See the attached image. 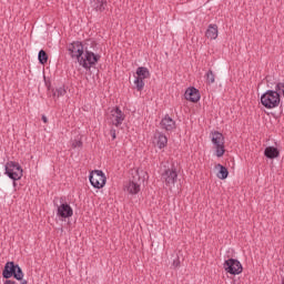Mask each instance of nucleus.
Here are the masks:
<instances>
[{"label": "nucleus", "mask_w": 284, "mask_h": 284, "mask_svg": "<svg viewBox=\"0 0 284 284\" xmlns=\"http://www.w3.org/2000/svg\"><path fill=\"white\" fill-rule=\"evenodd\" d=\"M126 191L129 194H139L141 192V185L134 181H130L126 185Z\"/></svg>", "instance_id": "nucleus-20"}, {"label": "nucleus", "mask_w": 284, "mask_h": 284, "mask_svg": "<svg viewBox=\"0 0 284 284\" xmlns=\"http://www.w3.org/2000/svg\"><path fill=\"white\" fill-rule=\"evenodd\" d=\"M72 148L77 149V148H83V142L81 140H74L72 142Z\"/></svg>", "instance_id": "nucleus-28"}, {"label": "nucleus", "mask_w": 284, "mask_h": 284, "mask_svg": "<svg viewBox=\"0 0 284 284\" xmlns=\"http://www.w3.org/2000/svg\"><path fill=\"white\" fill-rule=\"evenodd\" d=\"M264 156H266V159H278V156H281V151H278L276 146H266Z\"/></svg>", "instance_id": "nucleus-16"}, {"label": "nucleus", "mask_w": 284, "mask_h": 284, "mask_svg": "<svg viewBox=\"0 0 284 284\" xmlns=\"http://www.w3.org/2000/svg\"><path fill=\"white\" fill-rule=\"evenodd\" d=\"M135 74L138 75L136 79H150V70L145 67H139Z\"/></svg>", "instance_id": "nucleus-21"}, {"label": "nucleus", "mask_w": 284, "mask_h": 284, "mask_svg": "<svg viewBox=\"0 0 284 284\" xmlns=\"http://www.w3.org/2000/svg\"><path fill=\"white\" fill-rule=\"evenodd\" d=\"M73 214L74 211L70 204L62 203L60 206H58L57 216H59V219H70Z\"/></svg>", "instance_id": "nucleus-12"}, {"label": "nucleus", "mask_w": 284, "mask_h": 284, "mask_svg": "<svg viewBox=\"0 0 284 284\" xmlns=\"http://www.w3.org/2000/svg\"><path fill=\"white\" fill-rule=\"evenodd\" d=\"M97 41L85 40L84 43H82L83 54H88V52H97Z\"/></svg>", "instance_id": "nucleus-18"}, {"label": "nucleus", "mask_w": 284, "mask_h": 284, "mask_svg": "<svg viewBox=\"0 0 284 284\" xmlns=\"http://www.w3.org/2000/svg\"><path fill=\"white\" fill-rule=\"evenodd\" d=\"M89 181L92 187H95V190H101L102 187L105 186L108 178H105V173H103V171L95 170L90 173Z\"/></svg>", "instance_id": "nucleus-6"}, {"label": "nucleus", "mask_w": 284, "mask_h": 284, "mask_svg": "<svg viewBox=\"0 0 284 284\" xmlns=\"http://www.w3.org/2000/svg\"><path fill=\"white\" fill-rule=\"evenodd\" d=\"M273 91L277 92L280 94V99H281V97H284V83L277 82L275 90H273Z\"/></svg>", "instance_id": "nucleus-27"}, {"label": "nucleus", "mask_w": 284, "mask_h": 284, "mask_svg": "<svg viewBox=\"0 0 284 284\" xmlns=\"http://www.w3.org/2000/svg\"><path fill=\"white\" fill-rule=\"evenodd\" d=\"M206 39H217L219 38V26L217 24H209L207 30L205 32Z\"/></svg>", "instance_id": "nucleus-17"}, {"label": "nucleus", "mask_w": 284, "mask_h": 284, "mask_svg": "<svg viewBox=\"0 0 284 284\" xmlns=\"http://www.w3.org/2000/svg\"><path fill=\"white\" fill-rule=\"evenodd\" d=\"M219 172L216 174L217 179H221V181H225V179H227V176H230V171H227V168H225L222 164H217L216 165Z\"/></svg>", "instance_id": "nucleus-19"}, {"label": "nucleus", "mask_w": 284, "mask_h": 284, "mask_svg": "<svg viewBox=\"0 0 284 284\" xmlns=\"http://www.w3.org/2000/svg\"><path fill=\"white\" fill-rule=\"evenodd\" d=\"M4 174L11 179V181H21L23 179V168L19 162L9 161L4 165Z\"/></svg>", "instance_id": "nucleus-3"}, {"label": "nucleus", "mask_w": 284, "mask_h": 284, "mask_svg": "<svg viewBox=\"0 0 284 284\" xmlns=\"http://www.w3.org/2000/svg\"><path fill=\"white\" fill-rule=\"evenodd\" d=\"M223 267L227 274H231L232 276H236L239 274L243 273V264L236 258H229L225 260Z\"/></svg>", "instance_id": "nucleus-7"}, {"label": "nucleus", "mask_w": 284, "mask_h": 284, "mask_svg": "<svg viewBox=\"0 0 284 284\" xmlns=\"http://www.w3.org/2000/svg\"><path fill=\"white\" fill-rule=\"evenodd\" d=\"M21 284H28V282L26 280H20Z\"/></svg>", "instance_id": "nucleus-33"}, {"label": "nucleus", "mask_w": 284, "mask_h": 284, "mask_svg": "<svg viewBox=\"0 0 284 284\" xmlns=\"http://www.w3.org/2000/svg\"><path fill=\"white\" fill-rule=\"evenodd\" d=\"M162 180L166 187H172V185L176 183L179 180V172L176 171V166H174V164L171 166V169H166L162 173Z\"/></svg>", "instance_id": "nucleus-8"}, {"label": "nucleus", "mask_w": 284, "mask_h": 284, "mask_svg": "<svg viewBox=\"0 0 284 284\" xmlns=\"http://www.w3.org/2000/svg\"><path fill=\"white\" fill-rule=\"evenodd\" d=\"M265 80H266V87L270 88L271 90L273 88H276V85L278 84L274 75H266Z\"/></svg>", "instance_id": "nucleus-23"}, {"label": "nucleus", "mask_w": 284, "mask_h": 284, "mask_svg": "<svg viewBox=\"0 0 284 284\" xmlns=\"http://www.w3.org/2000/svg\"><path fill=\"white\" fill-rule=\"evenodd\" d=\"M282 284H284V277H283V280H282Z\"/></svg>", "instance_id": "nucleus-35"}, {"label": "nucleus", "mask_w": 284, "mask_h": 284, "mask_svg": "<svg viewBox=\"0 0 284 284\" xmlns=\"http://www.w3.org/2000/svg\"><path fill=\"white\" fill-rule=\"evenodd\" d=\"M134 85L138 92H142L143 88H145V82L141 78H135Z\"/></svg>", "instance_id": "nucleus-25"}, {"label": "nucleus", "mask_w": 284, "mask_h": 284, "mask_svg": "<svg viewBox=\"0 0 284 284\" xmlns=\"http://www.w3.org/2000/svg\"><path fill=\"white\" fill-rule=\"evenodd\" d=\"M13 187H17V181H13Z\"/></svg>", "instance_id": "nucleus-34"}, {"label": "nucleus", "mask_w": 284, "mask_h": 284, "mask_svg": "<svg viewBox=\"0 0 284 284\" xmlns=\"http://www.w3.org/2000/svg\"><path fill=\"white\" fill-rule=\"evenodd\" d=\"M110 134H111L112 139H116V130L112 129L110 131Z\"/></svg>", "instance_id": "nucleus-31"}, {"label": "nucleus", "mask_w": 284, "mask_h": 284, "mask_svg": "<svg viewBox=\"0 0 284 284\" xmlns=\"http://www.w3.org/2000/svg\"><path fill=\"white\" fill-rule=\"evenodd\" d=\"M3 284H17L16 281H12L10 278H6V281L3 282Z\"/></svg>", "instance_id": "nucleus-30"}, {"label": "nucleus", "mask_w": 284, "mask_h": 284, "mask_svg": "<svg viewBox=\"0 0 284 284\" xmlns=\"http://www.w3.org/2000/svg\"><path fill=\"white\" fill-rule=\"evenodd\" d=\"M68 91H65V87H60L58 89H55V91L53 92V97H57V99L61 98V97H65Z\"/></svg>", "instance_id": "nucleus-26"}, {"label": "nucleus", "mask_w": 284, "mask_h": 284, "mask_svg": "<svg viewBox=\"0 0 284 284\" xmlns=\"http://www.w3.org/2000/svg\"><path fill=\"white\" fill-rule=\"evenodd\" d=\"M154 139L156 141V145L159 150H163V148H168V136L164 133L158 132L154 135Z\"/></svg>", "instance_id": "nucleus-15"}, {"label": "nucleus", "mask_w": 284, "mask_h": 284, "mask_svg": "<svg viewBox=\"0 0 284 284\" xmlns=\"http://www.w3.org/2000/svg\"><path fill=\"white\" fill-rule=\"evenodd\" d=\"M160 126L162 130H165V132H172L173 130H176V121H174L172 118H170L169 114H166L160 122Z\"/></svg>", "instance_id": "nucleus-13"}, {"label": "nucleus", "mask_w": 284, "mask_h": 284, "mask_svg": "<svg viewBox=\"0 0 284 284\" xmlns=\"http://www.w3.org/2000/svg\"><path fill=\"white\" fill-rule=\"evenodd\" d=\"M112 125H115V128H119V125L123 124V121H125V113L121 111L119 106H115L111 110V114L109 116Z\"/></svg>", "instance_id": "nucleus-10"}, {"label": "nucleus", "mask_w": 284, "mask_h": 284, "mask_svg": "<svg viewBox=\"0 0 284 284\" xmlns=\"http://www.w3.org/2000/svg\"><path fill=\"white\" fill-rule=\"evenodd\" d=\"M261 103L266 110H274L281 105V95L274 90H267L261 95Z\"/></svg>", "instance_id": "nucleus-1"}, {"label": "nucleus", "mask_w": 284, "mask_h": 284, "mask_svg": "<svg viewBox=\"0 0 284 284\" xmlns=\"http://www.w3.org/2000/svg\"><path fill=\"white\" fill-rule=\"evenodd\" d=\"M205 79H206V83L209 85H212V83H214L216 75L214 74V71H212V69H210L206 74H205Z\"/></svg>", "instance_id": "nucleus-24"}, {"label": "nucleus", "mask_w": 284, "mask_h": 284, "mask_svg": "<svg viewBox=\"0 0 284 284\" xmlns=\"http://www.w3.org/2000/svg\"><path fill=\"white\" fill-rule=\"evenodd\" d=\"M91 8L95 12H105L108 10V0H91Z\"/></svg>", "instance_id": "nucleus-14"}, {"label": "nucleus", "mask_w": 284, "mask_h": 284, "mask_svg": "<svg viewBox=\"0 0 284 284\" xmlns=\"http://www.w3.org/2000/svg\"><path fill=\"white\" fill-rule=\"evenodd\" d=\"M42 121H43V123H48V116L42 115Z\"/></svg>", "instance_id": "nucleus-32"}, {"label": "nucleus", "mask_w": 284, "mask_h": 284, "mask_svg": "<svg viewBox=\"0 0 284 284\" xmlns=\"http://www.w3.org/2000/svg\"><path fill=\"white\" fill-rule=\"evenodd\" d=\"M38 61L41 63V65H45L48 63V53L45 50L41 49L38 53Z\"/></svg>", "instance_id": "nucleus-22"}, {"label": "nucleus", "mask_w": 284, "mask_h": 284, "mask_svg": "<svg viewBox=\"0 0 284 284\" xmlns=\"http://www.w3.org/2000/svg\"><path fill=\"white\" fill-rule=\"evenodd\" d=\"M98 61H101V54L87 52L82 54L79 65H81L84 70H90L92 65H97Z\"/></svg>", "instance_id": "nucleus-5"}, {"label": "nucleus", "mask_w": 284, "mask_h": 284, "mask_svg": "<svg viewBox=\"0 0 284 284\" xmlns=\"http://www.w3.org/2000/svg\"><path fill=\"white\" fill-rule=\"evenodd\" d=\"M184 98L186 101H191V103H199V101H201V92L199 89L190 87L184 92Z\"/></svg>", "instance_id": "nucleus-11"}, {"label": "nucleus", "mask_w": 284, "mask_h": 284, "mask_svg": "<svg viewBox=\"0 0 284 284\" xmlns=\"http://www.w3.org/2000/svg\"><path fill=\"white\" fill-rule=\"evenodd\" d=\"M172 265H173L174 267H180L181 262L179 261V258H178V260H174Z\"/></svg>", "instance_id": "nucleus-29"}, {"label": "nucleus", "mask_w": 284, "mask_h": 284, "mask_svg": "<svg viewBox=\"0 0 284 284\" xmlns=\"http://www.w3.org/2000/svg\"><path fill=\"white\" fill-rule=\"evenodd\" d=\"M69 54L71 59H75L78 63L81 61V58L83 57V42L75 41L69 44L68 47Z\"/></svg>", "instance_id": "nucleus-9"}, {"label": "nucleus", "mask_w": 284, "mask_h": 284, "mask_svg": "<svg viewBox=\"0 0 284 284\" xmlns=\"http://www.w3.org/2000/svg\"><path fill=\"white\" fill-rule=\"evenodd\" d=\"M12 276L16 278V281H23V270L14 262H7L2 271V277L12 278Z\"/></svg>", "instance_id": "nucleus-2"}, {"label": "nucleus", "mask_w": 284, "mask_h": 284, "mask_svg": "<svg viewBox=\"0 0 284 284\" xmlns=\"http://www.w3.org/2000/svg\"><path fill=\"white\" fill-rule=\"evenodd\" d=\"M211 141L215 146V156L221 159L225 154V136H223V133L214 131L211 133Z\"/></svg>", "instance_id": "nucleus-4"}]
</instances>
